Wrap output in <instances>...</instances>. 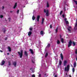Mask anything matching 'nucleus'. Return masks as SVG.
Wrapping results in <instances>:
<instances>
[{
    "label": "nucleus",
    "instance_id": "f257e3e1",
    "mask_svg": "<svg viewBox=\"0 0 77 77\" xmlns=\"http://www.w3.org/2000/svg\"><path fill=\"white\" fill-rule=\"evenodd\" d=\"M69 68H70V66L69 65H68L66 67H65L64 68V70L65 71H67V72H68L69 70Z\"/></svg>",
    "mask_w": 77,
    "mask_h": 77
},
{
    "label": "nucleus",
    "instance_id": "f03ea898",
    "mask_svg": "<svg viewBox=\"0 0 77 77\" xmlns=\"http://www.w3.org/2000/svg\"><path fill=\"white\" fill-rule=\"evenodd\" d=\"M23 50H21L20 52H18V53L19 54V55L20 56V58H22L23 57Z\"/></svg>",
    "mask_w": 77,
    "mask_h": 77
},
{
    "label": "nucleus",
    "instance_id": "7ed1b4c3",
    "mask_svg": "<svg viewBox=\"0 0 77 77\" xmlns=\"http://www.w3.org/2000/svg\"><path fill=\"white\" fill-rule=\"evenodd\" d=\"M76 22L75 24V27L74 28V30L75 31H77V19L76 20Z\"/></svg>",
    "mask_w": 77,
    "mask_h": 77
},
{
    "label": "nucleus",
    "instance_id": "20e7f679",
    "mask_svg": "<svg viewBox=\"0 0 77 77\" xmlns=\"http://www.w3.org/2000/svg\"><path fill=\"white\" fill-rule=\"evenodd\" d=\"M46 15L47 17H48L50 15V13L49 12V10H47L46 11Z\"/></svg>",
    "mask_w": 77,
    "mask_h": 77
},
{
    "label": "nucleus",
    "instance_id": "39448f33",
    "mask_svg": "<svg viewBox=\"0 0 77 77\" xmlns=\"http://www.w3.org/2000/svg\"><path fill=\"white\" fill-rule=\"evenodd\" d=\"M72 45V41L70 40L69 42V45H68V47H69Z\"/></svg>",
    "mask_w": 77,
    "mask_h": 77
},
{
    "label": "nucleus",
    "instance_id": "423d86ee",
    "mask_svg": "<svg viewBox=\"0 0 77 77\" xmlns=\"http://www.w3.org/2000/svg\"><path fill=\"white\" fill-rule=\"evenodd\" d=\"M71 29V26H69L67 28V29H68V30L69 31V32H70V33H71V29Z\"/></svg>",
    "mask_w": 77,
    "mask_h": 77
},
{
    "label": "nucleus",
    "instance_id": "0eeeda50",
    "mask_svg": "<svg viewBox=\"0 0 77 77\" xmlns=\"http://www.w3.org/2000/svg\"><path fill=\"white\" fill-rule=\"evenodd\" d=\"M39 18H40V16L39 15L37 17V20L38 22L39 21Z\"/></svg>",
    "mask_w": 77,
    "mask_h": 77
},
{
    "label": "nucleus",
    "instance_id": "6e6552de",
    "mask_svg": "<svg viewBox=\"0 0 77 77\" xmlns=\"http://www.w3.org/2000/svg\"><path fill=\"white\" fill-rule=\"evenodd\" d=\"M13 65L15 67H16L17 66V62L16 61L13 62Z\"/></svg>",
    "mask_w": 77,
    "mask_h": 77
},
{
    "label": "nucleus",
    "instance_id": "1a4fd4ad",
    "mask_svg": "<svg viewBox=\"0 0 77 77\" xmlns=\"http://www.w3.org/2000/svg\"><path fill=\"white\" fill-rule=\"evenodd\" d=\"M67 63V61L65 60L64 62V66H66V64Z\"/></svg>",
    "mask_w": 77,
    "mask_h": 77
},
{
    "label": "nucleus",
    "instance_id": "9d476101",
    "mask_svg": "<svg viewBox=\"0 0 77 77\" xmlns=\"http://www.w3.org/2000/svg\"><path fill=\"white\" fill-rule=\"evenodd\" d=\"M17 3H16L14 5L13 7V8L14 9H15V8H16L17 7Z\"/></svg>",
    "mask_w": 77,
    "mask_h": 77
},
{
    "label": "nucleus",
    "instance_id": "9b49d317",
    "mask_svg": "<svg viewBox=\"0 0 77 77\" xmlns=\"http://www.w3.org/2000/svg\"><path fill=\"white\" fill-rule=\"evenodd\" d=\"M5 62L4 61H2V63H1V65H3L5 64Z\"/></svg>",
    "mask_w": 77,
    "mask_h": 77
},
{
    "label": "nucleus",
    "instance_id": "f8f14e48",
    "mask_svg": "<svg viewBox=\"0 0 77 77\" xmlns=\"http://www.w3.org/2000/svg\"><path fill=\"white\" fill-rule=\"evenodd\" d=\"M29 51H30V53L32 54H33V50L30 49L29 50Z\"/></svg>",
    "mask_w": 77,
    "mask_h": 77
},
{
    "label": "nucleus",
    "instance_id": "ddd939ff",
    "mask_svg": "<svg viewBox=\"0 0 77 77\" xmlns=\"http://www.w3.org/2000/svg\"><path fill=\"white\" fill-rule=\"evenodd\" d=\"M8 49V50L9 51L11 52V48L10 47H8L7 48Z\"/></svg>",
    "mask_w": 77,
    "mask_h": 77
},
{
    "label": "nucleus",
    "instance_id": "4468645a",
    "mask_svg": "<svg viewBox=\"0 0 77 77\" xmlns=\"http://www.w3.org/2000/svg\"><path fill=\"white\" fill-rule=\"evenodd\" d=\"M24 55H25V56H28V55L27 54V51H25Z\"/></svg>",
    "mask_w": 77,
    "mask_h": 77
},
{
    "label": "nucleus",
    "instance_id": "2eb2a0df",
    "mask_svg": "<svg viewBox=\"0 0 77 77\" xmlns=\"http://www.w3.org/2000/svg\"><path fill=\"white\" fill-rule=\"evenodd\" d=\"M44 18H42L41 22L42 24H44Z\"/></svg>",
    "mask_w": 77,
    "mask_h": 77
},
{
    "label": "nucleus",
    "instance_id": "dca6fc26",
    "mask_svg": "<svg viewBox=\"0 0 77 77\" xmlns=\"http://www.w3.org/2000/svg\"><path fill=\"white\" fill-rule=\"evenodd\" d=\"M60 57H61V60H63V54L62 53L60 54Z\"/></svg>",
    "mask_w": 77,
    "mask_h": 77
},
{
    "label": "nucleus",
    "instance_id": "f3484780",
    "mask_svg": "<svg viewBox=\"0 0 77 77\" xmlns=\"http://www.w3.org/2000/svg\"><path fill=\"white\" fill-rule=\"evenodd\" d=\"M31 35H32V32H29L28 33V36H30Z\"/></svg>",
    "mask_w": 77,
    "mask_h": 77
},
{
    "label": "nucleus",
    "instance_id": "a211bd4d",
    "mask_svg": "<svg viewBox=\"0 0 77 77\" xmlns=\"http://www.w3.org/2000/svg\"><path fill=\"white\" fill-rule=\"evenodd\" d=\"M31 71V72H34L35 71L33 69H32V68L30 69Z\"/></svg>",
    "mask_w": 77,
    "mask_h": 77
},
{
    "label": "nucleus",
    "instance_id": "6ab92c4d",
    "mask_svg": "<svg viewBox=\"0 0 77 77\" xmlns=\"http://www.w3.org/2000/svg\"><path fill=\"white\" fill-rule=\"evenodd\" d=\"M35 16L34 15L32 17V20H35Z\"/></svg>",
    "mask_w": 77,
    "mask_h": 77
},
{
    "label": "nucleus",
    "instance_id": "aec40b11",
    "mask_svg": "<svg viewBox=\"0 0 77 77\" xmlns=\"http://www.w3.org/2000/svg\"><path fill=\"white\" fill-rule=\"evenodd\" d=\"M48 76V75L46 73H44V77H47Z\"/></svg>",
    "mask_w": 77,
    "mask_h": 77
},
{
    "label": "nucleus",
    "instance_id": "412c9836",
    "mask_svg": "<svg viewBox=\"0 0 77 77\" xmlns=\"http://www.w3.org/2000/svg\"><path fill=\"white\" fill-rule=\"evenodd\" d=\"M49 4H48V2H47V8H49Z\"/></svg>",
    "mask_w": 77,
    "mask_h": 77
},
{
    "label": "nucleus",
    "instance_id": "4be33fe9",
    "mask_svg": "<svg viewBox=\"0 0 77 77\" xmlns=\"http://www.w3.org/2000/svg\"><path fill=\"white\" fill-rule=\"evenodd\" d=\"M57 44H60V41H59V40H57Z\"/></svg>",
    "mask_w": 77,
    "mask_h": 77
},
{
    "label": "nucleus",
    "instance_id": "5701e85b",
    "mask_svg": "<svg viewBox=\"0 0 77 77\" xmlns=\"http://www.w3.org/2000/svg\"><path fill=\"white\" fill-rule=\"evenodd\" d=\"M74 67H75V66H76V62H75L74 63Z\"/></svg>",
    "mask_w": 77,
    "mask_h": 77
},
{
    "label": "nucleus",
    "instance_id": "b1692460",
    "mask_svg": "<svg viewBox=\"0 0 77 77\" xmlns=\"http://www.w3.org/2000/svg\"><path fill=\"white\" fill-rule=\"evenodd\" d=\"M50 47V44L48 43L47 47L49 48Z\"/></svg>",
    "mask_w": 77,
    "mask_h": 77
},
{
    "label": "nucleus",
    "instance_id": "393cba45",
    "mask_svg": "<svg viewBox=\"0 0 77 77\" xmlns=\"http://www.w3.org/2000/svg\"><path fill=\"white\" fill-rule=\"evenodd\" d=\"M61 42H62V43H63V38H61Z\"/></svg>",
    "mask_w": 77,
    "mask_h": 77
},
{
    "label": "nucleus",
    "instance_id": "a878e982",
    "mask_svg": "<svg viewBox=\"0 0 77 77\" xmlns=\"http://www.w3.org/2000/svg\"><path fill=\"white\" fill-rule=\"evenodd\" d=\"M58 30V28H57L56 29H55V33H57V30Z\"/></svg>",
    "mask_w": 77,
    "mask_h": 77
},
{
    "label": "nucleus",
    "instance_id": "bb28decb",
    "mask_svg": "<svg viewBox=\"0 0 77 77\" xmlns=\"http://www.w3.org/2000/svg\"><path fill=\"white\" fill-rule=\"evenodd\" d=\"M59 64L60 65H61V64H62V61L60 60L59 62Z\"/></svg>",
    "mask_w": 77,
    "mask_h": 77
},
{
    "label": "nucleus",
    "instance_id": "cd10ccee",
    "mask_svg": "<svg viewBox=\"0 0 77 77\" xmlns=\"http://www.w3.org/2000/svg\"><path fill=\"white\" fill-rule=\"evenodd\" d=\"M48 53H46L45 55V57H47L48 56Z\"/></svg>",
    "mask_w": 77,
    "mask_h": 77
},
{
    "label": "nucleus",
    "instance_id": "c85d7f7f",
    "mask_svg": "<svg viewBox=\"0 0 77 77\" xmlns=\"http://www.w3.org/2000/svg\"><path fill=\"white\" fill-rule=\"evenodd\" d=\"M74 2L75 3L76 5H77V1L75 0H73Z\"/></svg>",
    "mask_w": 77,
    "mask_h": 77
},
{
    "label": "nucleus",
    "instance_id": "c756f323",
    "mask_svg": "<svg viewBox=\"0 0 77 77\" xmlns=\"http://www.w3.org/2000/svg\"><path fill=\"white\" fill-rule=\"evenodd\" d=\"M16 12L17 14H19V12H20V10H17Z\"/></svg>",
    "mask_w": 77,
    "mask_h": 77
},
{
    "label": "nucleus",
    "instance_id": "7c9ffc66",
    "mask_svg": "<svg viewBox=\"0 0 77 77\" xmlns=\"http://www.w3.org/2000/svg\"><path fill=\"white\" fill-rule=\"evenodd\" d=\"M33 60H32V63H35V62H34V60H35V58H33Z\"/></svg>",
    "mask_w": 77,
    "mask_h": 77
},
{
    "label": "nucleus",
    "instance_id": "2f4dec72",
    "mask_svg": "<svg viewBox=\"0 0 77 77\" xmlns=\"http://www.w3.org/2000/svg\"><path fill=\"white\" fill-rule=\"evenodd\" d=\"M3 31L5 33V32H6V29H3Z\"/></svg>",
    "mask_w": 77,
    "mask_h": 77
},
{
    "label": "nucleus",
    "instance_id": "473e14b6",
    "mask_svg": "<svg viewBox=\"0 0 77 77\" xmlns=\"http://www.w3.org/2000/svg\"><path fill=\"white\" fill-rule=\"evenodd\" d=\"M11 17H9L8 18V21L9 22L11 21Z\"/></svg>",
    "mask_w": 77,
    "mask_h": 77
},
{
    "label": "nucleus",
    "instance_id": "72a5a7b5",
    "mask_svg": "<svg viewBox=\"0 0 77 77\" xmlns=\"http://www.w3.org/2000/svg\"><path fill=\"white\" fill-rule=\"evenodd\" d=\"M72 71L73 72H74V71H75V69H74V68H73L72 69Z\"/></svg>",
    "mask_w": 77,
    "mask_h": 77
},
{
    "label": "nucleus",
    "instance_id": "f704fd0d",
    "mask_svg": "<svg viewBox=\"0 0 77 77\" xmlns=\"http://www.w3.org/2000/svg\"><path fill=\"white\" fill-rule=\"evenodd\" d=\"M72 44H73V46H74L75 45V43L74 42H73Z\"/></svg>",
    "mask_w": 77,
    "mask_h": 77
},
{
    "label": "nucleus",
    "instance_id": "c9c22d12",
    "mask_svg": "<svg viewBox=\"0 0 77 77\" xmlns=\"http://www.w3.org/2000/svg\"><path fill=\"white\" fill-rule=\"evenodd\" d=\"M62 12H63V11H61L60 13V15H62Z\"/></svg>",
    "mask_w": 77,
    "mask_h": 77
},
{
    "label": "nucleus",
    "instance_id": "e433bc0d",
    "mask_svg": "<svg viewBox=\"0 0 77 77\" xmlns=\"http://www.w3.org/2000/svg\"><path fill=\"white\" fill-rule=\"evenodd\" d=\"M40 34L41 35H42L43 34V31H41L40 32Z\"/></svg>",
    "mask_w": 77,
    "mask_h": 77
},
{
    "label": "nucleus",
    "instance_id": "4c0bfd02",
    "mask_svg": "<svg viewBox=\"0 0 77 77\" xmlns=\"http://www.w3.org/2000/svg\"><path fill=\"white\" fill-rule=\"evenodd\" d=\"M65 22H66V24H67L69 23L68 22V21H66Z\"/></svg>",
    "mask_w": 77,
    "mask_h": 77
},
{
    "label": "nucleus",
    "instance_id": "58836bf2",
    "mask_svg": "<svg viewBox=\"0 0 77 77\" xmlns=\"http://www.w3.org/2000/svg\"><path fill=\"white\" fill-rule=\"evenodd\" d=\"M32 29H33V28L32 27H30L29 28V30H30L31 31H32Z\"/></svg>",
    "mask_w": 77,
    "mask_h": 77
},
{
    "label": "nucleus",
    "instance_id": "ea45409f",
    "mask_svg": "<svg viewBox=\"0 0 77 77\" xmlns=\"http://www.w3.org/2000/svg\"><path fill=\"white\" fill-rule=\"evenodd\" d=\"M4 9H5V7H4V6H3L2 7V9L3 10H4Z\"/></svg>",
    "mask_w": 77,
    "mask_h": 77
},
{
    "label": "nucleus",
    "instance_id": "a19ab883",
    "mask_svg": "<svg viewBox=\"0 0 77 77\" xmlns=\"http://www.w3.org/2000/svg\"><path fill=\"white\" fill-rule=\"evenodd\" d=\"M75 54H77V49H76L75 51Z\"/></svg>",
    "mask_w": 77,
    "mask_h": 77
},
{
    "label": "nucleus",
    "instance_id": "79ce46f5",
    "mask_svg": "<svg viewBox=\"0 0 77 77\" xmlns=\"http://www.w3.org/2000/svg\"><path fill=\"white\" fill-rule=\"evenodd\" d=\"M0 18H3V16L2 15H1L0 16Z\"/></svg>",
    "mask_w": 77,
    "mask_h": 77
},
{
    "label": "nucleus",
    "instance_id": "37998d69",
    "mask_svg": "<svg viewBox=\"0 0 77 77\" xmlns=\"http://www.w3.org/2000/svg\"><path fill=\"white\" fill-rule=\"evenodd\" d=\"M32 77H35V74L32 75Z\"/></svg>",
    "mask_w": 77,
    "mask_h": 77
},
{
    "label": "nucleus",
    "instance_id": "c03bdc74",
    "mask_svg": "<svg viewBox=\"0 0 77 77\" xmlns=\"http://www.w3.org/2000/svg\"><path fill=\"white\" fill-rule=\"evenodd\" d=\"M50 28L51 29L52 28V25L51 24L50 26Z\"/></svg>",
    "mask_w": 77,
    "mask_h": 77
},
{
    "label": "nucleus",
    "instance_id": "a18cd8bd",
    "mask_svg": "<svg viewBox=\"0 0 77 77\" xmlns=\"http://www.w3.org/2000/svg\"><path fill=\"white\" fill-rule=\"evenodd\" d=\"M38 77H41V75L39 74V75H38Z\"/></svg>",
    "mask_w": 77,
    "mask_h": 77
},
{
    "label": "nucleus",
    "instance_id": "49530a36",
    "mask_svg": "<svg viewBox=\"0 0 77 77\" xmlns=\"http://www.w3.org/2000/svg\"><path fill=\"white\" fill-rule=\"evenodd\" d=\"M46 12H47V11H46V10L44 9V12H45V13H46Z\"/></svg>",
    "mask_w": 77,
    "mask_h": 77
},
{
    "label": "nucleus",
    "instance_id": "de8ad7c7",
    "mask_svg": "<svg viewBox=\"0 0 77 77\" xmlns=\"http://www.w3.org/2000/svg\"><path fill=\"white\" fill-rule=\"evenodd\" d=\"M66 20H67V19H66V18L64 19V21H66Z\"/></svg>",
    "mask_w": 77,
    "mask_h": 77
},
{
    "label": "nucleus",
    "instance_id": "09e8293b",
    "mask_svg": "<svg viewBox=\"0 0 77 77\" xmlns=\"http://www.w3.org/2000/svg\"><path fill=\"white\" fill-rule=\"evenodd\" d=\"M57 57V56H55V59H56V60H57V58H56V57Z\"/></svg>",
    "mask_w": 77,
    "mask_h": 77
},
{
    "label": "nucleus",
    "instance_id": "8fccbe9b",
    "mask_svg": "<svg viewBox=\"0 0 77 77\" xmlns=\"http://www.w3.org/2000/svg\"><path fill=\"white\" fill-rule=\"evenodd\" d=\"M62 17H63V18H64L65 17V15L64 14H63L62 15Z\"/></svg>",
    "mask_w": 77,
    "mask_h": 77
},
{
    "label": "nucleus",
    "instance_id": "3c124183",
    "mask_svg": "<svg viewBox=\"0 0 77 77\" xmlns=\"http://www.w3.org/2000/svg\"><path fill=\"white\" fill-rule=\"evenodd\" d=\"M77 7L75 8V11H77Z\"/></svg>",
    "mask_w": 77,
    "mask_h": 77
},
{
    "label": "nucleus",
    "instance_id": "603ef678",
    "mask_svg": "<svg viewBox=\"0 0 77 77\" xmlns=\"http://www.w3.org/2000/svg\"><path fill=\"white\" fill-rule=\"evenodd\" d=\"M11 65V64L10 63H9L8 64V65H9V66H10V65Z\"/></svg>",
    "mask_w": 77,
    "mask_h": 77
},
{
    "label": "nucleus",
    "instance_id": "864d4df0",
    "mask_svg": "<svg viewBox=\"0 0 77 77\" xmlns=\"http://www.w3.org/2000/svg\"><path fill=\"white\" fill-rule=\"evenodd\" d=\"M64 11H66V8H65V7H64Z\"/></svg>",
    "mask_w": 77,
    "mask_h": 77
},
{
    "label": "nucleus",
    "instance_id": "5fc2aeb1",
    "mask_svg": "<svg viewBox=\"0 0 77 77\" xmlns=\"http://www.w3.org/2000/svg\"><path fill=\"white\" fill-rule=\"evenodd\" d=\"M54 77H57V75H56L54 76Z\"/></svg>",
    "mask_w": 77,
    "mask_h": 77
},
{
    "label": "nucleus",
    "instance_id": "6e6d98bb",
    "mask_svg": "<svg viewBox=\"0 0 77 77\" xmlns=\"http://www.w3.org/2000/svg\"><path fill=\"white\" fill-rule=\"evenodd\" d=\"M8 38H5V40H6Z\"/></svg>",
    "mask_w": 77,
    "mask_h": 77
},
{
    "label": "nucleus",
    "instance_id": "4d7b16f0",
    "mask_svg": "<svg viewBox=\"0 0 77 77\" xmlns=\"http://www.w3.org/2000/svg\"><path fill=\"white\" fill-rule=\"evenodd\" d=\"M0 51L2 53H3V51H2V50H0Z\"/></svg>",
    "mask_w": 77,
    "mask_h": 77
},
{
    "label": "nucleus",
    "instance_id": "13d9d810",
    "mask_svg": "<svg viewBox=\"0 0 77 77\" xmlns=\"http://www.w3.org/2000/svg\"><path fill=\"white\" fill-rule=\"evenodd\" d=\"M60 39H61V38H62V36L61 35H60Z\"/></svg>",
    "mask_w": 77,
    "mask_h": 77
},
{
    "label": "nucleus",
    "instance_id": "bf43d9fd",
    "mask_svg": "<svg viewBox=\"0 0 77 77\" xmlns=\"http://www.w3.org/2000/svg\"><path fill=\"white\" fill-rule=\"evenodd\" d=\"M7 55H9V53H7Z\"/></svg>",
    "mask_w": 77,
    "mask_h": 77
},
{
    "label": "nucleus",
    "instance_id": "052dcab7",
    "mask_svg": "<svg viewBox=\"0 0 77 77\" xmlns=\"http://www.w3.org/2000/svg\"><path fill=\"white\" fill-rule=\"evenodd\" d=\"M69 77H71V75H69Z\"/></svg>",
    "mask_w": 77,
    "mask_h": 77
},
{
    "label": "nucleus",
    "instance_id": "680f3d73",
    "mask_svg": "<svg viewBox=\"0 0 77 77\" xmlns=\"http://www.w3.org/2000/svg\"><path fill=\"white\" fill-rule=\"evenodd\" d=\"M12 11H10V13H12Z\"/></svg>",
    "mask_w": 77,
    "mask_h": 77
},
{
    "label": "nucleus",
    "instance_id": "e2e57ef3",
    "mask_svg": "<svg viewBox=\"0 0 77 77\" xmlns=\"http://www.w3.org/2000/svg\"><path fill=\"white\" fill-rule=\"evenodd\" d=\"M76 60L77 61V57H76Z\"/></svg>",
    "mask_w": 77,
    "mask_h": 77
},
{
    "label": "nucleus",
    "instance_id": "0e129e2a",
    "mask_svg": "<svg viewBox=\"0 0 77 77\" xmlns=\"http://www.w3.org/2000/svg\"><path fill=\"white\" fill-rule=\"evenodd\" d=\"M66 75H68L67 74V73H66Z\"/></svg>",
    "mask_w": 77,
    "mask_h": 77
},
{
    "label": "nucleus",
    "instance_id": "69168bd1",
    "mask_svg": "<svg viewBox=\"0 0 77 77\" xmlns=\"http://www.w3.org/2000/svg\"><path fill=\"white\" fill-rule=\"evenodd\" d=\"M26 7L25 6H24V7H23V8H25Z\"/></svg>",
    "mask_w": 77,
    "mask_h": 77
},
{
    "label": "nucleus",
    "instance_id": "338daca9",
    "mask_svg": "<svg viewBox=\"0 0 77 77\" xmlns=\"http://www.w3.org/2000/svg\"><path fill=\"white\" fill-rule=\"evenodd\" d=\"M71 66H72V64H71Z\"/></svg>",
    "mask_w": 77,
    "mask_h": 77
},
{
    "label": "nucleus",
    "instance_id": "774afa93",
    "mask_svg": "<svg viewBox=\"0 0 77 77\" xmlns=\"http://www.w3.org/2000/svg\"><path fill=\"white\" fill-rule=\"evenodd\" d=\"M55 73H54V75H55Z\"/></svg>",
    "mask_w": 77,
    "mask_h": 77
}]
</instances>
